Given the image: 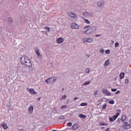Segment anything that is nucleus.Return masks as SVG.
I'll return each instance as SVG.
<instances>
[{
	"mask_svg": "<svg viewBox=\"0 0 131 131\" xmlns=\"http://www.w3.org/2000/svg\"><path fill=\"white\" fill-rule=\"evenodd\" d=\"M68 16L69 17H71V18H73V19H76L77 18V15H76V14L72 12H69L68 13Z\"/></svg>",
	"mask_w": 131,
	"mask_h": 131,
	"instance_id": "nucleus-8",
	"label": "nucleus"
},
{
	"mask_svg": "<svg viewBox=\"0 0 131 131\" xmlns=\"http://www.w3.org/2000/svg\"><path fill=\"white\" fill-rule=\"evenodd\" d=\"M120 115V114H119V113H118L117 114V115H116V116H117V117H118V116H119Z\"/></svg>",
	"mask_w": 131,
	"mask_h": 131,
	"instance_id": "nucleus-47",
	"label": "nucleus"
},
{
	"mask_svg": "<svg viewBox=\"0 0 131 131\" xmlns=\"http://www.w3.org/2000/svg\"><path fill=\"white\" fill-rule=\"evenodd\" d=\"M108 65H109V60H107L105 61L103 66H108Z\"/></svg>",
	"mask_w": 131,
	"mask_h": 131,
	"instance_id": "nucleus-20",
	"label": "nucleus"
},
{
	"mask_svg": "<svg viewBox=\"0 0 131 131\" xmlns=\"http://www.w3.org/2000/svg\"><path fill=\"white\" fill-rule=\"evenodd\" d=\"M1 125H2V126H3V127L4 129H7V128H8V126L7 125V124H6L5 123L2 124Z\"/></svg>",
	"mask_w": 131,
	"mask_h": 131,
	"instance_id": "nucleus-16",
	"label": "nucleus"
},
{
	"mask_svg": "<svg viewBox=\"0 0 131 131\" xmlns=\"http://www.w3.org/2000/svg\"><path fill=\"white\" fill-rule=\"evenodd\" d=\"M79 127V125L77 123H75L72 126V130H76V129H77Z\"/></svg>",
	"mask_w": 131,
	"mask_h": 131,
	"instance_id": "nucleus-11",
	"label": "nucleus"
},
{
	"mask_svg": "<svg viewBox=\"0 0 131 131\" xmlns=\"http://www.w3.org/2000/svg\"><path fill=\"white\" fill-rule=\"evenodd\" d=\"M106 108H107V104H104L103 105L102 108L103 109H106Z\"/></svg>",
	"mask_w": 131,
	"mask_h": 131,
	"instance_id": "nucleus-38",
	"label": "nucleus"
},
{
	"mask_svg": "<svg viewBox=\"0 0 131 131\" xmlns=\"http://www.w3.org/2000/svg\"><path fill=\"white\" fill-rule=\"evenodd\" d=\"M63 90H64V88H63V89H62V91H63Z\"/></svg>",
	"mask_w": 131,
	"mask_h": 131,
	"instance_id": "nucleus-54",
	"label": "nucleus"
},
{
	"mask_svg": "<svg viewBox=\"0 0 131 131\" xmlns=\"http://www.w3.org/2000/svg\"><path fill=\"white\" fill-rule=\"evenodd\" d=\"M45 30H46L47 32H50V28L49 27H46L45 28Z\"/></svg>",
	"mask_w": 131,
	"mask_h": 131,
	"instance_id": "nucleus-23",
	"label": "nucleus"
},
{
	"mask_svg": "<svg viewBox=\"0 0 131 131\" xmlns=\"http://www.w3.org/2000/svg\"><path fill=\"white\" fill-rule=\"evenodd\" d=\"M118 122H119V123H120V120L118 119Z\"/></svg>",
	"mask_w": 131,
	"mask_h": 131,
	"instance_id": "nucleus-51",
	"label": "nucleus"
},
{
	"mask_svg": "<svg viewBox=\"0 0 131 131\" xmlns=\"http://www.w3.org/2000/svg\"><path fill=\"white\" fill-rule=\"evenodd\" d=\"M89 27H90V26H88L84 27V29H87V28H89Z\"/></svg>",
	"mask_w": 131,
	"mask_h": 131,
	"instance_id": "nucleus-45",
	"label": "nucleus"
},
{
	"mask_svg": "<svg viewBox=\"0 0 131 131\" xmlns=\"http://www.w3.org/2000/svg\"><path fill=\"white\" fill-rule=\"evenodd\" d=\"M80 106H88V103L86 102H83L80 104Z\"/></svg>",
	"mask_w": 131,
	"mask_h": 131,
	"instance_id": "nucleus-22",
	"label": "nucleus"
},
{
	"mask_svg": "<svg viewBox=\"0 0 131 131\" xmlns=\"http://www.w3.org/2000/svg\"><path fill=\"white\" fill-rule=\"evenodd\" d=\"M64 117L63 116L60 117V118H64Z\"/></svg>",
	"mask_w": 131,
	"mask_h": 131,
	"instance_id": "nucleus-50",
	"label": "nucleus"
},
{
	"mask_svg": "<svg viewBox=\"0 0 131 131\" xmlns=\"http://www.w3.org/2000/svg\"><path fill=\"white\" fill-rule=\"evenodd\" d=\"M99 36H101V34L96 35L95 36L96 37H98Z\"/></svg>",
	"mask_w": 131,
	"mask_h": 131,
	"instance_id": "nucleus-46",
	"label": "nucleus"
},
{
	"mask_svg": "<svg viewBox=\"0 0 131 131\" xmlns=\"http://www.w3.org/2000/svg\"><path fill=\"white\" fill-rule=\"evenodd\" d=\"M93 38H89V37H86L82 39V42L86 43L88 42V43H91V42H93Z\"/></svg>",
	"mask_w": 131,
	"mask_h": 131,
	"instance_id": "nucleus-3",
	"label": "nucleus"
},
{
	"mask_svg": "<svg viewBox=\"0 0 131 131\" xmlns=\"http://www.w3.org/2000/svg\"><path fill=\"white\" fill-rule=\"evenodd\" d=\"M20 62L23 65H25L27 67H32V63L31 60L29 59L27 56H23L20 58Z\"/></svg>",
	"mask_w": 131,
	"mask_h": 131,
	"instance_id": "nucleus-1",
	"label": "nucleus"
},
{
	"mask_svg": "<svg viewBox=\"0 0 131 131\" xmlns=\"http://www.w3.org/2000/svg\"><path fill=\"white\" fill-rule=\"evenodd\" d=\"M111 42H112V43H114V40H112Z\"/></svg>",
	"mask_w": 131,
	"mask_h": 131,
	"instance_id": "nucleus-52",
	"label": "nucleus"
},
{
	"mask_svg": "<svg viewBox=\"0 0 131 131\" xmlns=\"http://www.w3.org/2000/svg\"><path fill=\"white\" fill-rule=\"evenodd\" d=\"M90 83H91L90 81H85L83 85H88V84H90Z\"/></svg>",
	"mask_w": 131,
	"mask_h": 131,
	"instance_id": "nucleus-25",
	"label": "nucleus"
},
{
	"mask_svg": "<svg viewBox=\"0 0 131 131\" xmlns=\"http://www.w3.org/2000/svg\"><path fill=\"white\" fill-rule=\"evenodd\" d=\"M125 120H126V116H122L121 121L124 122Z\"/></svg>",
	"mask_w": 131,
	"mask_h": 131,
	"instance_id": "nucleus-19",
	"label": "nucleus"
},
{
	"mask_svg": "<svg viewBox=\"0 0 131 131\" xmlns=\"http://www.w3.org/2000/svg\"><path fill=\"white\" fill-rule=\"evenodd\" d=\"M79 117H80V118H83L84 119H85V118H86V116L82 114L79 115Z\"/></svg>",
	"mask_w": 131,
	"mask_h": 131,
	"instance_id": "nucleus-17",
	"label": "nucleus"
},
{
	"mask_svg": "<svg viewBox=\"0 0 131 131\" xmlns=\"http://www.w3.org/2000/svg\"><path fill=\"white\" fill-rule=\"evenodd\" d=\"M113 118L114 119V120H116V119L117 118V116L115 115L113 117Z\"/></svg>",
	"mask_w": 131,
	"mask_h": 131,
	"instance_id": "nucleus-39",
	"label": "nucleus"
},
{
	"mask_svg": "<svg viewBox=\"0 0 131 131\" xmlns=\"http://www.w3.org/2000/svg\"><path fill=\"white\" fill-rule=\"evenodd\" d=\"M109 129H110V128H107L104 131H109Z\"/></svg>",
	"mask_w": 131,
	"mask_h": 131,
	"instance_id": "nucleus-48",
	"label": "nucleus"
},
{
	"mask_svg": "<svg viewBox=\"0 0 131 131\" xmlns=\"http://www.w3.org/2000/svg\"><path fill=\"white\" fill-rule=\"evenodd\" d=\"M105 54H110V50H107L105 51Z\"/></svg>",
	"mask_w": 131,
	"mask_h": 131,
	"instance_id": "nucleus-36",
	"label": "nucleus"
},
{
	"mask_svg": "<svg viewBox=\"0 0 131 131\" xmlns=\"http://www.w3.org/2000/svg\"><path fill=\"white\" fill-rule=\"evenodd\" d=\"M67 97V96H66V95H64L61 97V98H60V100H65V99H66Z\"/></svg>",
	"mask_w": 131,
	"mask_h": 131,
	"instance_id": "nucleus-26",
	"label": "nucleus"
},
{
	"mask_svg": "<svg viewBox=\"0 0 131 131\" xmlns=\"http://www.w3.org/2000/svg\"><path fill=\"white\" fill-rule=\"evenodd\" d=\"M72 125V122H69L68 123V126H71Z\"/></svg>",
	"mask_w": 131,
	"mask_h": 131,
	"instance_id": "nucleus-35",
	"label": "nucleus"
},
{
	"mask_svg": "<svg viewBox=\"0 0 131 131\" xmlns=\"http://www.w3.org/2000/svg\"><path fill=\"white\" fill-rule=\"evenodd\" d=\"M29 113L30 114H32L33 113V105H30L29 108H28Z\"/></svg>",
	"mask_w": 131,
	"mask_h": 131,
	"instance_id": "nucleus-14",
	"label": "nucleus"
},
{
	"mask_svg": "<svg viewBox=\"0 0 131 131\" xmlns=\"http://www.w3.org/2000/svg\"><path fill=\"white\" fill-rule=\"evenodd\" d=\"M40 99H41V97H39L38 99H37V100H40Z\"/></svg>",
	"mask_w": 131,
	"mask_h": 131,
	"instance_id": "nucleus-53",
	"label": "nucleus"
},
{
	"mask_svg": "<svg viewBox=\"0 0 131 131\" xmlns=\"http://www.w3.org/2000/svg\"><path fill=\"white\" fill-rule=\"evenodd\" d=\"M119 93H120V91H118L117 92H116L115 93L116 95H118V94H119Z\"/></svg>",
	"mask_w": 131,
	"mask_h": 131,
	"instance_id": "nucleus-43",
	"label": "nucleus"
},
{
	"mask_svg": "<svg viewBox=\"0 0 131 131\" xmlns=\"http://www.w3.org/2000/svg\"><path fill=\"white\" fill-rule=\"evenodd\" d=\"M83 16H84V17H86V18H90V17H93L94 14L92 12L85 11L83 13Z\"/></svg>",
	"mask_w": 131,
	"mask_h": 131,
	"instance_id": "nucleus-4",
	"label": "nucleus"
},
{
	"mask_svg": "<svg viewBox=\"0 0 131 131\" xmlns=\"http://www.w3.org/2000/svg\"><path fill=\"white\" fill-rule=\"evenodd\" d=\"M117 91V89H112V92H116Z\"/></svg>",
	"mask_w": 131,
	"mask_h": 131,
	"instance_id": "nucleus-42",
	"label": "nucleus"
},
{
	"mask_svg": "<svg viewBox=\"0 0 131 131\" xmlns=\"http://www.w3.org/2000/svg\"><path fill=\"white\" fill-rule=\"evenodd\" d=\"M65 41V39L63 38H58L57 41V43H62V42H64Z\"/></svg>",
	"mask_w": 131,
	"mask_h": 131,
	"instance_id": "nucleus-12",
	"label": "nucleus"
},
{
	"mask_svg": "<svg viewBox=\"0 0 131 131\" xmlns=\"http://www.w3.org/2000/svg\"><path fill=\"white\" fill-rule=\"evenodd\" d=\"M98 95V92L97 91H95L94 94H93V95L94 96H97Z\"/></svg>",
	"mask_w": 131,
	"mask_h": 131,
	"instance_id": "nucleus-34",
	"label": "nucleus"
},
{
	"mask_svg": "<svg viewBox=\"0 0 131 131\" xmlns=\"http://www.w3.org/2000/svg\"><path fill=\"white\" fill-rule=\"evenodd\" d=\"M102 93L105 96H111V93H110V92H109V91L106 89H103L102 90Z\"/></svg>",
	"mask_w": 131,
	"mask_h": 131,
	"instance_id": "nucleus-10",
	"label": "nucleus"
},
{
	"mask_svg": "<svg viewBox=\"0 0 131 131\" xmlns=\"http://www.w3.org/2000/svg\"><path fill=\"white\" fill-rule=\"evenodd\" d=\"M78 99V98L75 97V98L74 99V101H75V100H76V99Z\"/></svg>",
	"mask_w": 131,
	"mask_h": 131,
	"instance_id": "nucleus-49",
	"label": "nucleus"
},
{
	"mask_svg": "<svg viewBox=\"0 0 131 131\" xmlns=\"http://www.w3.org/2000/svg\"><path fill=\"white\" fill-rule=\"evenodd\" d=\"M105 52V50L103 49H101L100 50V54H104V53Z\"/></svg>",
	"mask_w": 131,
	"mask_h": 131,
	"instance_id": "nucleus-27",
	"label": "nucleus"
},
{
	"mask_svg": "<svg viewBox=\"0 0 131 131\" xmlns=\"http://www.w3.org/2000/svg\"><path fill=\"white\" fill-rule=\"evenodd\" d=\"M97 5L98 7H101V8L104 7V2L103 1H99L97 3Z\"/></svg>",
	"mask_w": 131,
	"mask_h": 131,
	"instance_id": "nucleus-15",
	"label": "nucleus"
},
{
	"mask_svg": "<svg viewBox=\"0 0 131 131\" xmlns=\"http://www.w3.org/2000/svg\"><path fill=\"white\" fill-rule=\"evenodd\" d=\"M109 104H114V100H111L108 102Z\"/></svg>",
	"mask_w": 131,
	"mask_h": 131,
	"instance_id": "nucleus-32",
	"label": "nucleus"
},
{
	"mask_svg": "<svg viewBox=\"0 0 131 131\" xmlns=\"http://www.w3.org/2000/svg\"><path fill=\"white\" fill-rule=\"evenodd\" d=\"M25 70H26V67H24L22 68V71L24 73H25Z\"/></svg>",
	"mask_w": 131,
	"mask_h": 131,
	"instance_id": "nucleus-37",
	"label": "nucleus"
},
{
	"mask_svg": "<svg viewBox=\"0 0 131 131\" xmlns=\"http://www.w3.org/2000/svg\"><path fill=\"white\" fill-rule=\"evenodd\" d=\"M97 27L96 26L89 28L88 29V30L89 31V35L93 34L96 31V30H97Z\"/></svg>",
	"mask_w": 131,
	"mask_h": 131,
	"instance_id": "nucleus-2",
	"label": "nucleus"
},
{
	"mask_svg": "<svg viewBox=\"0 0 131 131\" xmlns=\"http://www.w3.org/2000/svg\"><path fill=\"white\" fill-rule=\"evenodd\" d=\"M109 119H110V121H111V122H113V121H115L114 119H113V117H110V118H109Z\"/></svg>",
	"mask_w": 131,
	"mask_h": 131,
	"instance_id": "nucleus-31",
	"label": "nucleus"
},
{
	"mask_svg": "<svg viewBox=\"0 0 131 131\" xmlns=\"http://www.w3.org/2000/svg\"><path fill=\"white\" fill-rule=\"evenodd\" d=\"M125 83H128V79H126V80H125Z\"/></svg>",
	"mask_w": 131,
	"mask_h": 131,
	"instance_id": "nucleus-41",
	"label": "nucleus"
},
{
	"mask_svg": "<svg viewBox=\"0 0 131 131\" xmlns=\"http://www.w3.org/2000/svg\"><path fill=\"white\" fill-rule=\"evenodd\" d=\"M102 128H104V127H102Z\"/></svg>",
	"mask_w": 131,
	"mask_h": 131,
	"instance_id": "nucleus-55",
	"label": "nucleus"
},
{
	"mask_svg": "<svg viewBox=\"0 0 131 131\" xmlns=\"http://www.w3.org/2000/svg\"><path fill=\"white\" fill-rule=\"evenodd\" d=\"M8 20L9 22H10V23H13V20L12 19V18L9 17L8 19Z\"/></svg>",
	"mask_w": 131,
	"mask_h": 131,
	"instance_id": "nucleus-28",
	"label": "nucleus"
},
{
	"mask_svg": "<svg viewBox=\"0 0 131 131\" xmlns=\"http://www.w3.org/2000/svg\"><path fill=\"white\" fill-rule=\"evenodd\" d=\"M118 46H119V43L116 42L115 44V48H117V47H118Z\"/></svg>",
	"mask_w": 131,
	"mask_h": 131,
	"instance_id": "nucleus-33",
	"label": "nucleus"
},
{
	"mask_svg": "<svg viewBox=\"0 0 131 131\" xmlns=\"http://www.w3.org/2000/svg\"><path fill=\"white\" fill-rule=\"evenodd\" d=\"M57 79L55 77H50L46 80L45 82L46 83H51V82H53V81H56Z\"/></svg>",
	"mask_w": 131,
	"mask_h": 131,
	"instance_id": "nucleus-5",
	"label": "nucleus"
},
{
	"mask_svg": "<svg viewBox=\"0 0 131 131\" xmlns=\"http://www.w3.org/2000/svg\"><path fill=\"white\" fill-rule=\"evenodd\" d=\"M90 71H91V69L90 68H87L85 70V73H90Z\"/></svg>",
	"mask_w": 131,
	"mask_h": 131,
	"instance_id": "nucleus-24",
	"label": "nucleus"
},
{
	"mask_svg": "<svg viewBox=\"0 0 131 131\" xmlns=\"http://www.w3.org/2000/svg\"><path fill=\"white\" fill-rule=\"evenodd\" d=\"M35 53L39 59H42V55L40 54V52H39V50H38V49H35Z\"/></svg>",
	"mask_w": 131,
	"mask_h": 131,
	"instance_id": "nucleus-9",
	"label": "nucleus"
},
{
	"mask_svg": "<svg viewBox=\"0 0 131 131\" xmlns=\"http://www.w3.org/2000/svg\"><path fill=\"white\" fill-rule=\"evenodd\" d=\"M71 28L72 29H78L79 26L75 23H73L71 24Z\"/></svg>",
	"mask_w": 131,
	"mask_h": 131,
	"instance_id": "nucleus-6",
	"label": "nucleus"
},
{
	"mask_svg": "<svg viewBox=\"0 0 131 131\" xmlns=\"http://www.w3.org/2000/svg\"><path fill=\"white\" fill-rule=\"evenodd\" d=\"M84 21L85 23H86V24H91V21H90V20H88L87 19L84 18Z\"/></svg>",
	"mask_w": 131,
	"mask_h": 131,
	"instance_id": "nucleus-21",
	"label": "nucleus"
},
{
	"mask_svg": "<svg viewBox=\"0 0 131 131\" xmlns=\"http://www.w3.org/2000/svg\"><path fill=\"white\" fill-rule=\"evenodd\" d=\"M67 105H62L60 107V109H66Z\"/></svg>",
	"mask_w": 131,
	"mask_h": 131,
	"instance_id": "nucleus-29",
	"label": "nucleus"
},
{
	"mask_svg": "<svg viewBox=\"0 0 131 131\" xmlns=\"http://www.w3.org/2000/svg\"><path fill=\"white\" fill-rule=\"evenodd\" d=\"M123 124H124V125H128V123L127 122H124Z\"/></svg>",
	"mask_w": 131,
	"mask_h": 131,
	"instance_id": "nucleus-40",
	"label": "nucleus"
},
{
	"mask_svg": "<svg viewBox=\"0 0 131 131\" xmlns=\"http://www.w3.org/2000/svg\"><path fill=\"white\" fill-rule=\"evenodd\" d=\"M130 127H131V125L130 124L124 125H122L121 126V128H122V129L123 130H125L129 129V128H130Z\"/></svg>",
	"mask_w": 131,
	"mask_h": 131,
	"instance_id": "nucleus-7",
	"label": "nucleus"
},
{
	"mask_svg": "<svg viewBox=\"0 0 131 131\" xmlns=\"http://www.w3.org/2000/svg\"><path fill=\"white\" fill-rule=\"evenodd\" d=\"M84 33H86L87 34L89 35H90V33H89V29H87L86 30L84 31Z\"/></svg>",
	"mask_w": 131,
	"mask_h": 131,
	"instance_id": "nucleus-30",
	"label": "nucleus"
},
{
	"mask_svg": "<svg viewBox=\"0 0 131 131\" xmlns=\"http://www.w3.org/2000/svg\"><path fill=\"white\" fill-rule=\"evenodd\" d=\"M100 125L104 126V125H107V124H106L105 123H101Z\"/></svg>",
	"mask_w": 131,
	"mask_h": 131,
	"instance_id": "nucleus-44",
	"label": "nucleus"
},
{
	"mask_svg": "<svg viewBox=\"0 0 131 131\" xmlns=\"http://www.w3.org/2000/svg\"><path fill=\"white\" fill-rule=\"evenodd\" d=\"M124 77V73H121L120 74V78L123 79Z\"/></svg>",
	"mask_w": 131,
	"mask_h": 131,
	"instance_id": "nucleus-18",
	"label": "nucleus"
},
{
	"mask_svg": "<svg viewBox=\"0 0 131 131\" xmlns=\"http://www.w3.org/2000/svg\"><path fill=\"white\" fill-rule=\"evenodd\" d=\"M28 92L31 94V95H35L36 94V92L35 91H34V89H30Z\"/></svg>",
	"mask_w": 131,
	"mask_h": 131,
	"instance_id": "nucleus-13",
	"label": "nucleus"
}]
</instances>
